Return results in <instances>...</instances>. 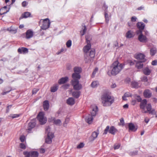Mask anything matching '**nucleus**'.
<instances>
[{"mask_svg": "<svg viewBox=\"0 0 157 157\" xmlns=\"http://www.w3.org/2000/svg\"><path fill=\"white\" fill-rule=\"evenodd\" d=\"M124 65L122 63H119L117 60L114 62L110 66V73L108 72L109 75H111L115 76L119 73L124 68Z\"/></svg>", "mask_w": 157, "mask_h": 157, "instance_id": "1", "label": "nucleus"}, {"mask_svg": "<svg viewBox=\"0 0 157 157\" xmlns=\"http://www.w3.org/2000/svg\"><path fill=\"white\" fill-rule=\"evenodd\" d=\"M147 103V101L144 99L141 101L140 105V108L142 109V112L147 113L149 112V114H153L155 113V110H151V105L150 104Z\"/></svg>", "mask_w": 157, "mask_h": 157, "instance_id": "2", "label": "nucleus"}, {"mask_svg": "<svg viewBox=\"0 0 157 157\" xmlns=\"http://www.w3.org/2000/svg\"><path fill=\"white\" fill-rule=\"evenodd\" d=\"M101 99L102 103L104 106H110L114 101L113 97L107 94L103 95L102 96Z\"/></svg>", "mask_w": 157, "mask_h": 157, "instance_id": "3", "label": "nucleus"}, {"mask_svg": "<svg viewBox=\"0 0 157 157\" xmlns=\"http://www.w3.org/2000/svg\"><path fill=\"white\" fill-rule=\"evenodd\" d=\"M92 109V111L91 112V115L89 114L86 118V121L89 124H91L93 121V117L95 116L97 112L98 111V107L95 105H92L91 106Z\"/></svg>", "mask_w": 157, "mask_h": 157, "instance_id": "4", "label": "nucleus"}, {"mask_svg": "<svg viewBox=\"0 0 157 157\" xmlns=\"http://www.w3.org/2000/svg\"><path fill=\"white\" fill-rule=\"evenodd\" d=\"M137 27L139 30L136 31V33L138 35V39H146L147 38L145 36H144L142 33L143 30L145 27V24L141 22H139L137 24Z\"/></svg>", "mask_w": 157, "mask_h": 157, "instance_id": "5", "label": "nucleus"}, {"mask_svg": "<svg viewBox=\"0 0 157 157\" xmlns=\"http://www.w3.org/2000/svg\"><path fill=\"white\" fill-rule=\"evenodd\" d=\"M80 79L72 78V80L71 81V83L73 86L74 89L75 90H79L82 88V85L79 83V80Z\"/></svg>", "mask_w": 157, "mask_h": 157, "instance_id": "6", "label": "nucleus"}, {"mask_svg": "<svg viewBox=\"0 0 157 157\" xmlns=\"http://www.w3.org/2000/svg\"><path fill=\"white\" fill-rule=\"evenodd\" d=\"M95 51L94 49H93L90 51L89 54H85V61L86 63H88L91 61L94 58L95 55Z\"/></svg>", "mask_w": 157, "mask_h": 157, "instance_id": "7", "label": "nucleus"}, {"mask_svg": "<svg viewBox=\"0 0 157 157\" xmlns=\"http://www.w3.org/2000/svg\"><path fill=\"white\" fill-rule=\"evenodd\" d=\"M41 24L42 25L41 26V28L43 30H46L49 27L50 23L49 20L46 18L44 20L41 19L40 21L39 24L41 25Z\"/></svg>", "mask_w": 157, "mask_h": 157, "instance_id": "8", "label": "nucleus"}, {"mask_svg": "<svg viewBox=\"0 0 157 157\" xmlns=\"http://www.w3.org/2000/svg\"><path fill=\"white\" fill-rule=\"evenodd\" d=\"M74 73L72 74V78H80L81 76L80 73L82 72V69L79 67H75L74 68Z\"/></svg>", "mask_w": 157, "mask_h": 157, "instance_id": "9", "label": "nucleus"}, {"mask_svg": "<svg viewBox=\"0 0 157 157\" xmlns=\"http://www.w3.org/2000/svg\"><path fill=\"white\" fill-rule=\"evenodd\" d=\"M108 131L109 133L113 135H114L115 133L117 132V130L114 126H111L110 128L109 126H107L104 130V134H106Z\"/></svg>", "mask_w": 157, "mask_h": 157, "instance_id": "10", "label": "nucleus"}, {"mask_svg": "<svg viewBox=\"0 0 157 157\" xmlns=\"http://www.w3.org/2000/svg\"><path fill=\"white\" fill-rule=\"evenodd\" d=\"M37 118L41 124H45L47 121V119L44 117V113L43 112H40L39 113Z\"/></svg>", "mask_w": 157, "mask_h": 157, "instance_id": "11", "label": "nucleus"}, {"mask_svg": "<svg viewBox=\"0 0 157 157\" xmlns=\"http://www.w3.org/2000/svg\"><path fill=\"white\" fill-rule=\"evenodd\" d=\"M86 40L87 45L85 46L83 48V51L86 54L88 53V52L91 47L90 40Z\"/></svg>", "mask_w": 157, "mask_h": 157, "instance_id": "12", "label": "nucleus"}, {"mask_svg": "<svg viewBox=\"0 0 157 157\" xmlns=\"http://www.w3.org/2000/svg\"><path fill=\"white\" fill-rule=\"evenodd\" d=\"M144 57V55L141 53H138L135 55V57L136 59L142 60V62H145L146 60Z\"/></svg>", "mask_w": 157, "mask_h": 157, "instance_id": "13", "label": "nucleus"}, {"mask_svg": "<svg viewBox=\"0 0 157 157\" xmlns=\"http://www.w3.org/2000/svg\"><path fill=\"white\" fill-rule=\"evenodd\" d=\"M53 136V134L52 132H48L47 133V137L45 140L46 143L48 144H51L52 142V139Z\"/></svg>", "mask_w": 157, "mask_h": 157, "instance_id": "14", "label": "nucleus"}, {"mask_svg": "<svg viewBox=\"0 0 157 157\" xmlns=\"http://www.w3.org/2000/svg\"><path fill=\"white\" fill-rule=\"evenodd\" d=\"M144 97L147 98H150L152 96V93L150 90L149 89L145 90L143 93Z\"/></svg>", "mask_w": 157, "mask_h": 157, "instance_id": "15", "label": "nucleus"}, {"mask_svg": "<svg viewBox=\"0 0 157 157\" xmlns=\"http://www.w3.org/2000/svg\"><path fill=\"white\" fill-rule=\"evenodd\" d=\"M36 123L35 122V120H33L31 121L28 124L27 129L29 130L28 132H29L31 129L34 128Z\"/></svg>", "mask_w": 157, "mask_h": 157, "instance_id": "16", "label": "nucleus"}, {"mask_svg": "<svg viewBox=\"0 0 157 157\" xmlns=\"http://www.w3.org/2000/svg\"><path fill=\"white\" fill-rule=\"evenodd\" d=\"M10 9V7H9L8 9H7V6H4L0 9V14L2 15L7 13L9 12Z\"/></svg>", "mask_w": 157, "mask_h": 157, "instance_id": "17", "label": "nucleus"}, {"mask_svg": "<svg viewBox=\"0 0 157 157\" xmlns=\"http://www.w3.org/2000/svg\"><path fill=\"white\" fill-rule=\"evenodd\" d=\"M52 121H54V123L55 124L58 126L61 125V121L60 119L55 120V117H51V119H49L48 121H49L51 122Z\"/></svg>", "mask_w": 157, "mask_h": 157, "instance_id": "18", "label": "nucleus"}, {"mask_svg": "<svg viewBox=\"0 0 157 157\" xmlns=\"http://www.w3.org/2000/svg\"><path fill=\"white\" fill-rule=\"evenodd\" d=\"M68 79V77L67 76L62 77L59 80L58 83L59 84H62L67 82Z\"/></svg>", "mask_w": 157, "mask_h": 157, "instance_id": "19", "label": "nucleus"}, {"mask_svg": "<svg viewBox=\"0 0 157 157\" xmlns=\"http://www.w3.org/2000/svg\"><path fill=\"white\" fill-rule=\"evenodd\" d=\"M33 36V32L30 29L28 30L26 32V38L29 39L32 38Z\"/></svg>", "mask_w": 157, "mask_h": 157, "instance_id": "20", "label": "nucleus"}, {"mask_svg": "<svg viewBox=\"0 0 157 157\" xmlns=\"http://www.w3.org/2000/svg\"><path fill=\"white\" fill-rule=\"evenodd\" d=\"M43 106L44 107V109L45 110H48L49 107V102L47 100H45L43 102Z\"/></svg>", "mask_w": 157, "mask_h": 157, "instance_id": "21", "label": "nucleus"}, {"mask_svg": "<svg viewBox=\"0 0 157 157\" xmlns=\"http://www.w3.org/2000/svg\"><path fill=\"white\" fill-rule=\"evenodd\" d=\"M67 102L69 105H73L75 103V100L72 98H69L67 100Z\"/></svg>", "mask_w": 157, "mask_h": 157, "instance_id": "22", "label": "nucleus"}, {"mask_svg": "<svg viewBox=\"0 0 157 157\" xmlns=\"http://www.w3.org/2000/svg\"><path fill=\"white\" fill-rule=\"evenodd\" d=\"M17 27H13L11 26L7 29V30L10 31L12 33H15L17 32Z\"/></svg>", "mask_w": 157, "mask_h": 157, "instance_id": "23", "label": "nucleus"}, {"mask_svg": "<svg viewBox=\"0 0 157 157\" xmlns=\"http://www.w3.org/2000/svg\"><path fill=\"white\" fill-rule=\"evenodd\" d=\"M82 29L80 31V34L81 36H83L86 32L87 30V28L86 26L84 24H83L82 25Z\"/></svg>", "mask_w": 157, "mask_h": 157, "instance_id": "24", "label": "nucleus"}, {"mask_svg": "<svg viewBox=\"0 0 157 157\" xmlns=\"http://www.w3.org/2000/svg\"><path fill=\"white\" fill-rule=\"evenodd\" d=\"M142 61H137L136 63V67L139 69H142L143 67V64Z\"/></svg>", "mask_w": 157, "mask_h": 157, "instance_id": "25", "label": "nucleus"}, {"mask_svg": "<svg viewBox=\"0 0 157 157\" xmlns=\"http://www.w3.org/2000/svg\"><path fill=\"white\" fill-rule=\"evenodd\" d=\"M18 52L21 53L22 52H23L24 53H27L28 52V49L25 48H19L17 50Z\"/></svg>", "mask_w": 157, "mask_h": 157, "instance_id": "26", "label": "nucleus"}, {"mask_svg": "<svg viewBox=\"0 0 157 157\" xmlns=\"http://www.w3.org/2000/svg\"><path fill=\"white\" fill-rule=\"evenodd\" d=\"M143 73L146 75H149L151 73V71L148 67H146L143 70Z\"/></svg>", "mask_w": 157, "mask_h": 157, "instance_id": "27", "label": "nucleus"}, {"mask_svg": "<svg viewBox=\"0 0 157 157\" xmlns=\"http://www.w3.org/2000/svg\"><path fill=\"white\" fill-rule=\"evenodd\" d=\"M128 127L129 130L132 131H135L136 129L134 124L132 123H129L128 124Z\"/></svg>", "mask_w": 157, "mask_h": 157, "instance_id": "28", "label": "nucleus"}, {"mask_svg": "<svg viewBox=\"0 0 157 157\" xmlns=\"http://www.w3.org/2000/svg\"><path fill=\"white\" fill-rule=\"evenodd\" d=\"M80 94V92L79 91H75L73 92L72 95L75 98H78Z\"/></svg>", "mask_w": 157, "mask_h": 157, "instance_id": "29", "label": "nucleus"}, {"mask_svg": "<svg viewBox=\"0 0 157 157\" xmlns=\"http://www.w3.org/2000/svg\"><path fill=\"white\" fill-rule=\"evenodd\" d=\"M156 52L157 50L155 47L151 48L150 50V53L152 56L154 55L156 53Z\"/></svg>", "mask_w": 157, "mask_h": 157, "instance_id": "30", "label": "nucleus"}, {"mask_svg": "<svg viewBox=\"0 0 157 157\" xmlns=\"http://www.w3.org/2000/svg\"><path fill=\"white\" fill-rule=\"evenodd\" d=\"M58 88V86L57 85H55L51 88V91L52 92H54L56 91Z\"/></svg>", "mask_w": 157, "mask_h": 157, "instance_id": "31", "label": "nucleus"}, {"mask_svg": "<svg viewBox=\"0 0 157 157\" xmlns=\"http://www.w3.org/2000/svg\"><path fill=\"white\" fill-rule=\"evenodd\" d=\"M133 33L131 30L128 31L126 34V36L127 38H131L133 36Z\"/></svg>", "mask_w": 157, "mask_h": 157, "instance_id": "32", "label": "nucleus"}, {"mask_svg": "<svg viewBox=\"0 0 157 157\" xmlns=\"http://www.w3.org/2000/svg\"><path fill=\"white\" fill-rule=\"evenodd\" d=\"M104 13L105 21L106 23H108L109 20V17L108 14V11L105 10V12H104Z\"/></svg>", "mask_w": 157, "mask_h": 157, "instance_id": "33", "label": "nucleus"}, {"mask_svg": "<svg viewBox=\"0 0 157 157\" xmlns=\"http://www.w3.org/2000/svg\"><path fill=\"white\" fill-rule=\"evenodd\" d=\"M31 15V14L29 12H25L24 14L22 15V18H26L29 17Z\"/></svg>", "mask_w": 157, "mask_h": 157, "instance_id": "34", "label": "nucleus"}, {"mask_svg": "<svg viewBox=\"0 0 157 157\" xmlns=\"http://www.w3.org/2000/svg\"><path fill=\"white\" fill-rule=\"evenodd\" d=\"M99 133L94 132H93L91 135V137L93 138L92 140H94L97 137Z\"/></svg>", "mask_w": 157, "mask_h": 157, "instance_id": "35", "label": "nucleus"}, {"mask_svg": "<svg viewBox=\"0 0 157 157\" xmlns=\"http://www.w3.org/2000/svg\"><path fill=\"white\" fill-rule=\"evenodd\" d=\"M39 154L37 151H31V157H38Z\"/></svg>", "mask_w": 157, "mask_h": 157, "instance_id": "36", "label": "nucleus"}, {"mask_svg": "<svg viewBox=\"0 0 157 157\" xmlns=\"http://www.w3.org/2000/svg\"><path fill=\"white\" fill-rule=\"evenodd\" d=\"M132 85L133 87L135 88H138L140 86L138 82L135 81L132 82Z\"/></svg>", "mask_w": 157, "mask_h": 157, "instance_id": "37", "label": "nucleus"}, {"mask_svg": "<svg viewBox=\"0 0 157 157\" xmlns=\"http://www.w3.org/2000/svg\"><path fill=\"white\" fill-rule=\"evenodd\" d=\"M23 154L25 155V157H31V151H24L23 152Z\"/></svg>", "mask_w": 157, "mask_h": 157, "instance_id": "38", "label": "nucleus"}, {"mask_svg": "<svg viewBox=\"0 0 157 157\" xmlns=\"http://www.w3.org/2000/svg\"><path fill=\"white\" fill-rule=\"evenodd\" d=\"M98 84V82L97 81H95L91 83V85L92 87L95 88L96 87Z\"/></svg>", "mask_w": 157, "mask_h": 157, "instance_id": "39", "label": "nucleus"}, {"mask_svg": "<svg viewBox=\"0 0 157 157\" xmlns=\"http://www.w3.org/2000/svg\"><path fill=\"white\" fill-rule=\"evenodd\" d=\"M131 94L128 92L125 93L124 95L122 96V98H124L128 97L131 96Z\"/></svg>", "mask_w": 157, "mask_h": 157, "instance_id": "40", "label": "nucleus"}, {"mask_svg": "<svg viewBox=\"0 0 157 157\" xmlns=\"http://www.w3.org/2000/svg\"><path fill=\"white\" fill-rule=\"evenodd\" d=\"M67 46V47H70L71 46V40H68L66 44Z\"/></svg>", "mask_w": 157, "mask_h": 157, "instance_id": "41", "label": "nucleus"}, {"mask_svg": "<svg viewBox=\"0 0 157 157\" xmlns=\"http://www.w3.org/2000/svg\"><path fill=\"white\" fill-rule=\"evenodd\" d=\"M98 71V68L97 67L95 68L94 71L93 72L92 75V76L93 77H94V76L96 73Z\"/></svg>", "mask_w": 157, "mask_h": 157, "instance_id": "42", "label": "nucleus"}, {"mask_svg": "<svg viewBox=\"0 0 157 157\" xmlns=\"http://www.w3.org/2000/svg\"><path fill=\"white\" fill-rule=\"evenodd\" d=\"M39 90V89L37 88H34L32 91V94H35Z\"/></svg>", "mask_w": 157, "mask_h": 157, "instance_id": "43", "label": "nucleus"}, {"mask_svg": "<svg viewBox=\"0 0 157 157\" xmlns=\"http://www.w3.org/2000/svg\"><path fill=\"white\" fill-rule=\"evenodd\" d=\"M142 81L144 82H147V81L148 79L147 76H144L142 78Z\"/></svg>", "mask_w": 157, "mask_h": 157, "instance_id": "44", "label": "nucleus"}, {"mask_svg": "<svg viewBox=\"0 0 157 157\" xmlns=\"http://www.w3.org/2000/svg\"><path fill=\"white\" fill-rule=\"evenodd\" d=\"M19 114H14L11 115V117L12 118H14L19 117Z\"/></svg>", "mask_w": 157, "mask_h": 157, "instance_id": "45", "label": "nucleus"}, {"mask_svg": "<svg viewBox=\"0 0 157 157\" xmlns=\"http://www.w3.org/2000/svg\"><path fill=\"white\" fill-rule=\"evenodd\" d=\"M84 144L83 143H80L77 147L78 148H80L84 147Z\"/></svg>", "mask_w": 157, "mask_h": 157, "instance_id": "46", "label": "nucleus"}, {"mask_svg": "<svg viewBox=\"0 0 157 157\" xmlns=\"http://www.w3.org/2000/svg\"><path fill=\"white\" fill-rule=\"evenodd\" d=\"M66 50V49H64L62 48L60 51H59L56 54L57 55H59L61 53L64 51H65Z\"/></svg>", "mask_w": 157, "mask_h": 157, "instance_id": "47", "label": "nucleus"}, {"mask_svg": "<svg viewBox=\"0 0 157 157\" xmlns=\"http://www.w3.org/2000/svg\"><path fill=\"white\" fill-rule=\"evenodd\" d=\"M20 147L23 149H25L26 148V146L25 144L23 143H21L20 144Z\"/></svg>", "mask_w": 157, "mask_h": 157, "instance_id": "48", "label": "nucleus"}, {"mask_svg": "<svg viewBox=\"0 0 157 157\" xmlns=\"http://www.w3.org/2000/svg\"><path fill=\"white\" fill-rule=\"evenodd\" d=\"M8 89H9V90H8L6 91V92H4L3 93H2L3 95H5L7 93L9 92L11 90V88H10V87H8Z\"/></svg>", "mask_w": 157, "mask_h": 157, "instance_id": "49", "label": "nucleus"}, {"mask_svg": "<svg viewBox=\"0 0 157 157\" xmlns=\"http://www.w3.org/2000/svg\"><path fill=\"white\" fill-rule=\"evenodd\" d=\"M20 139L21 142H24L25 140V137L24 136H21Z\"/></svg>", "mask_w": 157, "mask_h": 157, "instance_id": "50", "label": "nucleus"}, {"mask_svg": "<svg viewBox=\"0 0 157 157\" xmlns=\"http://www.w3.org/2000/svg\"><path fill=\"white\" fill-rule=\"evenodd\" d=\"M120 147V144H115L114 146V149H118Z\"/></svg>", "mask_w": 157, "mask_h": 157, "instance_id": "51", "label": "nucleus"}, {"mask_svg": "<svg viewBox=\"0 0 157 157\" xmlns=\"http://www.w3.org/2000/svg\"><path fill=\"white\" fill-rule=\"evenodd\" d=\"M136 99L138 102H141L142 100L141 98L139 96H137Z\"/></svg>", "mask_w": 157, "mask_h": 157, "instance_id": "52", "label": "nucleus"}, {"mask_svg": "<svg viewBox=\"0 0 157 157\" xmlns=\"http://www.w3.org/2000/svg\"><path fill=\"white\" fill-rule=\"evenodd\" d=\"M136 17L135 16L132 17L131 18V21L132 22H135L136 21Z\"/></svg>", "mask_w": 157, "mask_h": 157, "instance_id": "53", "label": "nucleus"}, {"mask_svg": "<svg viewBox=\"0 0 157 157\" xmlns=\"http://www.w3.org/2000/svg\"><path fill=\"white\" fill-rule=\"evenodd\" d=\"M28 3L26 1H24L22 3V6L23 7H25L28 4Z\"/></svg>", "mask_w": 157, "mask_h": 157, "instance_id": "54", "label": "nucleus"}, {"mask_svg": "<svg viewBox=\"0 0 157 157\" xmlns=\"http://www.w3.org/2000/svg\"><path fill=\"white\" fill-rule=\"evenodd\" d=\"M50 127L48 126L46 128V133H48V132H50L49 131H50Z\"/></svg>", "mask_w": 157, "mask_h": 157, "instance_id": "55", "label": "nucleus"}, {"mask_svg": "<svg viewBox=\"0 0 157 157\" xmlns=\"http://www.w3.org/2000/svg\"><path fill=\"white\" fill-rule=\"evenodd\" d=\"M151 64L153 65H155L157 64V60H155L153 61L151 63Z\"/></svg>", "mask_w": 157, "mask_h": 157, "instance_id": "56", "label": "nucleus"}, {"mask_svg": "<svg viewBox=\"0 0 157 157\" xmlns=\"http://www.w3.org/2000/svg\"><path fill=\"white\" fill-rule=\"evenodd\" d=\"M69 86V84H65L63 86V87L65 89H67Z\"/></svg>", "mask_w": 157, "mask_h": 157, "instance_id": "57", "label": "nucleus"}, {"mask_svg": "<svg viewBox=\"0 0 157 157\" xmlns=\"http://www.w3.org/2000/svg\"><path fill=\"white\" fill-rule=\"evenodd\" d=\"M103 9H104V12H105V11L106 10L107 11H108V10H107L108 6H106L105 4H104V6L103 7Z\"/></svg>", "mask_w": 157, "mask_h": 157, "instance_id": "58", "label": "nucleus"}, {"mask_svg": "<svg viewBox=\"0 0 157 157\" xmlns=\"http://www.w3.org/2000/svg\"><path fill=\"white\" fill-rule=\"evenodd\" d=\"M92 38V36L91 35H89V36H86V40L88 39H91Z\"/></svg>", "mask_w": 157, "mask_h": 157, "instance_id": "59", "label": "nucleus"}, {"mask_svg": "<svg viewBox=\"0 0 157 157\" xmlns=\"http://www.w3.org/2000/svg\"><path fill=\"white\" fill-rule=\"evenodd\" d=\"M120 123L122 125H123L124 123V120L123 118H121L120 120Z\"/></svg>", "mask_w": 157, "mask_h": 157, "instance_id": "60", "label": "nucleus"}, {"mask_svg": "<svg viewBox=\"0 0 157 157\" xmlns=\"http://www.w3.org/2000/svg\"><path fill=\"white\" fill-rule=\"evenodd\" d=\"M136 101L135 100H133L132 101V104L133 105H134L136 103Z\"/></svg>", "mask_w": 157, "mask_h": 157, "instance_id": "61", "label": "nucleus"}, {"mask_svg": "<svg viewBox=\"0 0 157 157\" xmlns=\"http://www.w3.org/2000/svg\"><path fill=\"white\" fill-rule=\"evenodd\" d=\"M40 153H43L45 152V150L44 148H42L40 149Z\"/></svg>", "mask_w": 157, "mask_h": 157, "instance_id": "62", "label": "nucleus"}, {"mask_svg": "<svg viewBox=\"0 0 157 157\" xmlns=\"http://www.w3.org/2000/svg\"><path fill=\"white\" fill-rule=\"evenodd\" d=\"M128 105L127 104H126L123 105V107L124 108L127 109L128 108Z\"/></svg>", "mask_w": 157, "mask_h": 157, "instance_id": "63", "label": "nucleus"}, {"mask_svg": "<svg viewBox=\"0 0 157 157\" xmlns=\"http://www.w3.org/2000/svg\"><path fill=\"white\" fill-rule=\"evenodd\" d=\"M116 86V85L114 83L111 86V87L112 88H114Z\"/></svg>", "mask_w": 157, "mask_h": 157, "instance_id": "64", "label": "nucleus"}]
</instances>
